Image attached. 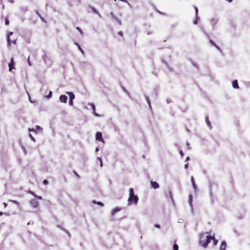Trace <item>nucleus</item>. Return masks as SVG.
<instances>
[{"label":"nucleus","instance_id":"obj_18","mask_svg":"<svg viewBox=\"0 0 250 250\" xmlns=\"http://www.w3.org/2000/svg\"><path fill=\"white\" fill-rule=\"evenodd\" d=\"M9 201L10 202H12V203H13L17 205H18V206L20 205V203L18 201H17L12 200H9Z\"/></svg>","mask_w":250,"mask_h":250},{"label":"nucleus","instance_id":"obj_31","mask_svg":"<svg viewBox=\"0 0 250 250\" xmlns=\"http://www.w3.org/2000/svg\"><path fill=\"white\" fill-rule=\"evenodd\" d=\"M189 201L191 203V201H192V195H189Z\"/></svg>","mask_w":250,"mask_h":250},{"label":"nucleus","instance_id":"obj_5","mask_svg":"<svg viewBox=\"0 0 250 250\" xmlns=\"http://www.w3.org/2000/svg\"><path fill=\"white\" fill-rule=\"evenodd\" d=\"M96 139L97 140L104 142V140L102 137V134L101 132H97L96 134Z\"/></svg>","mask_w":250,"mask_h":250},{"label":"nucleus","instance_id":"obj_36","mask_svg":"<svg viewBox=\"0 0 250 250\" xmlns=\"http://www.w3.org/2000/svg\"><path fill=\"white\" fill-rule=\"evenodd\" d=\"M29 136H30V137L31 138V139L32 140L35 141L34 138L32 137V135H31V134H29Z\"/></svg>","mask_w":250,"mask_h":250},{"label":"nucleus","instance_id":"obj_25","mask_svg":"<svg viewBox=\"0 0 250 250\" xmlns=\"http://www.w3.org/2000/svg\"><path fill=\"white\" fill-rule=\"evenodd\" d=\"M43 184L44 185H47L48 184V182L47 180H44L43 181Z\"/></svg>","mask_w":250,"mask_h":250},{"label":"nucleus","instance_id":"obj_29","mask_svg":"<svg viewBox=\"0 0 250 250\" xmlns=\"http://www.w3.org/2000/svg\"><path fill=\"white\" fill-rule=\"evenodd\" d=\"M154 227H155V228H158V229H160V225H159V224H155V225H154Z\"/></svg>","mask_w":250,"mask_h":250},{"label":"nucleus","instance_id":"obj_9","mask_svg":"<svg viewBox=\"0 0 250 250\" xmlns=\"http://www.w3.org/2000/svg\"><path fill=\"white\" fill-rule=\"evenodd\" d=\"M227 247V244L225 241H223L220 247V250H225Z\"/></svg>","mask_w":250,"mask_h":250},{"label":"nucleus","instance_id":"obj_7","mask_svg":"<svg viewBox=\"0 0 250 250\" xmlns=\"http://www.w3.org/2000/svg\"><path fill=\"white\" fill-rule=\"evenodd\" d=\"M67 97L64 95H62L60 97V100L61 102L66 103L67 102Z\"/></svg>","mask_w":250,"mask_h":250},{"label":"nucleus","instance_id":"obj_37","mask_svg":"<svg viewBox=\"0 0 250 250\" xmlns=\"http://www.w3.org/2000/svg\"><path fill=\"white\" fill-rule=\"evenodd\" d=\"M3 206L4 208H6L7 206V204L6 203H3Z\"/></svg>","mask_w":250,"mask_h":250},{"label":"nucleus","instance_id":"obj_28","mask_svg":"<svg viewBox=\"0 0 250 250\" xmlns=\"http://www.w3.org/2000/svg\"><path fill=\"white\" fill-rule=\"evenodd\" d=\"M28 130H29V131H33V132L36 131V130H35L34 128H29L28 129Z\"/></svg>","mask_w":250,"mask_h":250},{"label":"nucleus","instance_id":"obj_41","mask_svg":"<svg viewBox=\"0 0 250 250\" xmlns=\"http://www.w3.org/2000/svg\"><path fill=\"white\" fill-rule=\"evenodd\" d=\"M228 2H231L233 0H227Z\"/></svg>","mask_w":250,"mask_h":250},{"label":"nucleus","instance_id":"obj_4","mask_svg":"<svg viewBox=\"0 0 250 250\" xmlns=\"http://www.w3.org/2000/svg\"><path fill=\"white\" fill-rule=\"evenodd\" d=\"M30 204L33 208H37L39 206V202L35 199H32L30 201Z\"/></svg>","mask_w":250,"mask_h":250},{"label":"nucleus","instance_id":"obj_19","mask_svg":"<svg viewBox=\"0 0 250 250\" xmlns=\"http://www.w3.org/2000/svg\"><path fill=\"white\" fill-rule=\"evenodd\" d=\"M91 106H92V109L93 110V112L94 113V114L96 115V116H98V115L95 112V106L94 105V104H91Z\"/></svg>","mask_w":250,"mask_h":250},{"label":"nucleus","instance_id":"obj_40","mask_svg":"<svg viewBox=\"0 0 250 250\" xmlns=\"http://www.w3.org/2000/svg\"><path fill=\"white\" fill-rule=\"evenodd\" d=\"M100 160V162H101V166H102V160L101 158H99Z\"/></svg>","mask_w":250,"mask_h":250},{"label":"nucleus","instance_id":"obj_10","mask_svg":"<svg viewBox=\"0 0 250 250\" xmlns=\"http://www.w3.org/2000/svg\"><path fill=\"white\" fill-rule=\"evenodd\" d=\"M28 192L29 193L31 194V195H33L34 197H35L38 199H40V200L42 199V197L41 196L37 195L34 192H33L32 191L29 190L28 191Z\"/></svg>","mask_w":250,"mask_h":250},{"label":"nucleus","instance_id":"obj_16","mask_svg":"<svg viewBox=\"0 0 250 250\" xmlns=\"http://www.w3.org/2000/svg\"><path fill=\"white\" fill-rule=\"evenodd\" d=\"M119 210H120V208H114L112 211V215H114V214H115L117 212L119 211Z\"/></svg>","mask_w":250,"mask_h":250},{"label":"nucleus","instance_id":"obj_32","mask_svg":"<svg viewBox=\"0 0 250 250\" xmlns=\"http://www.w3.org/2000/svg\"><path fill=\"white\" fill-rule=\"evenodd\" d=\"M40 129V126H39V125H36V129H35L36 130H39V129Z\"/></svg>","mask_w":250,"mask_h":250},{"label":"nucleus","instance_id":"obj_33","mask_svg":"<svg viewBox=\"0 0 250 250\" xmlns=\"http://www.w3.org/2000/svg\"><path fill=\"white\" fill-rule=\"evenodd\" d=\"M117 21L118 22V23H119V24L120 25H121V24H122V22H121V21H120V20H118V19H117Z\"/></svg>","mask_w":250,"mask_h":250},{"label":"nucleus","instance_id":"obj_42","mask_svg":"<svg viewBox=\"0 0 250 250\" xmlns=\"http://www.w3.org/2000/svg\"><path fill=\"white\" fill-rule=\"evenodd\" d=\"M195 11H196V13H197L198 12V9L197 8H195Z\"/></svg>","mask_w":250,"mask_h":250},{"label":"nucleus","instance_id":"obj_34","mask_svg":"<svg viewBox=\"0 0 250 250\" xmlns=\"http://www.w3.org/2000/svg\"><path fill=\"white\" fill-rule=\"evenodd\" d=\"M73 101H70H70H69V104L72 106V105H73Z\"/></svg>","mask_w":250,"mask_h":250},{"label":"nucleus","instance_id":"obj_14","mask_svg":"<svg viewBox=\"0 0 250 250\" xmlns=\"http://www.w3.org/2000/svg\"><path fill=\"white\" fill-rule=\"evenodd\" d=\"M209 42L213 46H214L218 50H220V48L218 46L211 40L209 41Z\"/></svg>","mask_w":250,"mask_h":250},{"label":"nucleus","instance_id":"obj_45","mask_svg":"<svg viewBox=\"0 0 250 250\" xmlns=\"http://www.w3.org/2000/svg\"><path fill=\"white\" fill-rule=\"evenodd\" d=\"M37 14L39 15V16H40V14H39V13L38 12H37Z\"/></svg>","mask_w":250,"mask_h":250},{"label":"nucleus","instance_id":"obj_43","mask_svg":"<svg viewBox=\"0 0 250 250\" xmlns=\"http://www.w3.org/2000/svg\"><path fill=\"white\" fill-rule=\"evenodd\" d=\"M3 214L2 212H0V216L2 215Z\"/></svg>","mask_w":250,"mask_h":250},{"label":"nucleus","instance_id":"obj_3","mask_svg":"<svg viewBox=\"0 0 250 250\" xmlns=\"http://www.w3.org/2000/svg\"><path fill=\"white\" fill-rule=\"evenodd\" d=\"M42 59L43 60L44 63L46 64H48L49 65H51L52 64V61L47 56V55L44 54L42 56Z\"/></svg>","mask_w":250,"mask_h":250},{"label":"nucleus","instance_id":"obj_21","mask_svg":"<svg viewBox=\"0 0 250 250\" xmlns=\"http://www.w3.org/2000/svg\"><path fill=\"white\" fill-rule=\"evenodd\" d=\"M13 34V32H10L9 34H8V40H7V41H8V43L9 45H10V39H9V36L10 35H11Z\"/></svg>","mask_w":250,"mask_h":250},{"label":"nucleus","instance_id":"obj_8","mask_svg":"<svg viewBox=\"0 0 250 250\" xmlns=\"http://www.w3.org/2000/svg\"><path fill=\"white\" fill-rule=\"evenodd\" d=\"M151 185L152 187L154 189H157L159 188V185L156 182L152 181H151Z\"/></svg>","mask_w":250,"mask_h":250},{"label":"nucleus","instance_id":"obj_23","mask_svg":"<svg viewBox=\"0 0 250 250\" xmlns=\"http://www.w3.org/2000/svg\"><path fill=\"white\" fill-rule=\"evenodd\" d=\"M206 122L207 123V124L208 126H210V123L209 122V120H208V117H206Z\"/></svg>","mask_w":250,"mask_h":250},{"label":"nucleus","instance_id":"obj_27","mask_svg":"<svg viewBox=\"0 0 250 250\" xmlns=\"http://www.w3.org/2000/svg\"><path fill=\"white\" fill-rule=\"evenodd\" d=\"M52 91H50L49 93V95L48 96H47L46 97L48 98L51 97V96L52 95Z\"/></svg>","mask_w":250,"mask_h":250},{"label":"nucleus","instance_id":"obj_12","mask_svg":"<svg viewBox=\"0 0 250 250\" xmlns=\"http://www.w3.org/2000/svg\"><path fill=\"white\" fill-rule=\"evenodd\" d=\"M211 240L213 241V246H215L217 245V243H218V240L215 238L214 236H211Z\"/></svg>","mask_w":250,"mask_h":250},{"label":"nucleus","instance_id":"obj_1","mask_svg":"<svg viewBox=\"0 0 250 250\" xmlns=\"http://www.w3.org/2000/svg\"><path fill=\"white\" fill-rule=\"evenodd\" d=\"M208 232H204L200 234L199 238V244L204 248H207L211 240V236L207 235Z\"/></svg>","mask_w":250,"mask_h":250},{"label":"nucleus","instance_id":"obj_44","mask_svg":"<svg viewBox=\"0 0 250 250\" xmlns=\"http://www.w3.org/2000/svg\"><path fill=\"white\" fill-rule=\"evenodd\" d=\"M180 153H181V155H182V156H183V152H182V151H181Z\"/></svg>","mask_w":250,"mask_h":250},{"label":"nucleus","instance_id":"obj_26","mask_svg":"<svg viewBox=\"0 0 250 250\" xmlns=\"http://www.w3.org/2000/svg\"><path fill=\"white\" fill-rule=\"evenodd\" d=\"M118 34L119 36H121V37H122V36H123V32H122V31H119V32L118 33Z\"/></svg>","mask_w":250,"mask_h":250},{"label":"nucleus","instance_id":"obj_22","mask_svg":"<svg viewBox=\"0 0 250 250\" xmlns=\"http://www.w3.org/2000/svg\"><path fill=\"white\" fill-rule=\"evenodd\" d=\"M91 9L92 11L94 13H95L96 14H98V12L97 11V10L95 8H94V7H91Z\"/></svg>","mask_w":250,"mask_h":250},{"label":"nucleus","instance_id":"obj_46","mask_svg":"<svg viewBox=\"0 0 250 250\" xmlns=\"http://www.w3.org/2000/svg\"><path fill=\"white\" fill-rule=\"evenodd\" d=\"M96 150L97 151H98V148H96Z\"/></svg>","mask_w":250,"mask_h":250},{"label":"nucleus","instance_id":"obj_6","mask_svg":"<svg viewBox=\"0 0 250 250\" xmlns=\"http://www.w3.org/2000/svg\"><path fill=\"white\" fill-rule=\"evenodd\" d=\"M14 68V59L12 58L11 59L10 62L9 64V69L10 71H11Z\"/></svg>","mask_w":250,"mask_h":250},{"label":"nucleus","instance_id":"obj_20","mask_svg":"<svg viewBox=\"0 0 250 250\" xmlns=\"http://www.w3.org/2000/svg\"><path fill=\"white\" fill-rule=\"evenodd\" d=\"M179 249V246L177 244H174L173 247V250H178Z\"/></svg>","mask_w":250,"mask_h":250},{"label":"nucleus","instance_id":"obj_30","mask_svg":"<svg viewBox=\"0 0 250 250\" xmlns=\"http://www.w3.org/2000/svg\"><path fill=\"white\" fill-rule=\"evenodd\" d=\"M79 48L80 50L81 51V52L83 54V53H84V52H83V50L81 48V47H80V46H79Z\"/></svg>","mask_w":250,"mask_h":250},{"label":"nucleus","instance_id":"obj_15","mask_svg":"<svg viewBox=\"0 0 250 250\" xmlns=\"http://www.w3.org/2000/svg\"><path fill=\"white\" fill-rule=\"evenodd\" d=\"M92 202L94 204H97L102 207H103L104 206V204L101 202H96V201H93Z\"/></svg>","mask_w":250,"mask_h":250},{"label":"nucleus","instance_id":"obj_35","mask_svg":"<svg viewBox=\"0 0 250 250\" xmlns=\"http://www.w3.org/2000/svg\"><path fill=\"white\" fill-rule=\"evenodd\" d=\"M76 29H77L79 31H80V32H82V30H81V29H80V27H77L76 28Z\"/></svg>","mask_w":250,"mask_h":250},{"label":"nucleus","instance_id":"obj_38","mask_svg":"<svg viewBox=\"0 0 250 250\" xmlns=\"http://www.w3.org/2000/svg\"><path fill=\"white\" fill-rule=\"evenodd\" d=\"M188 164H186V165H185V167L186 168H188Z\"/></svg>","mask_w":250,"mask_h":250},{"label":"nucleus","instance_id":"obj_2","mask_svg":"<svg viewBox=\"0 0 250 250\" xmlns=\"http://www.w3.org/2000/svg\"><path fill=\"white\" fill-rule=\"evenodd\" d=\"M138 197L135 195L134 193V189L133 188L129 189V196L128 199V202L129 204H136L138 201Z\"/></svg>","mask_w":250,"mask_h":250},{"label":"nucleus","instance_id":"obj_11","mask_svg":"<svg viewBox=\"0 0 250 250\" xmlns=\"http://www.w3.org/2000/svg\"><path fill=\"white\" fill-rule=\"evenodd\" d=\"M232 86L233 87V88H239L237 80L233 81L232 82Z\"/></svg>","mask_w":250,"mask_h":250},{"label":"nucleus","instance_id":"obj_24","mask_svg":"<svg viewBox=\"0 0 250 250\" xmlns=\"http://www.w3.org/2000/svg\"><path fill=\"white\" fill-rule=\"evenodd\" d=\"M5 23L6 25H8L9 24V21L8 19H5Z\"/></svg>","mask_w":250,"mask_h":250},{"label":"nucleus","instance_id":"obj_17","mask_svg":"<svg viewBox=\"0 0 250 250\" xmlns=\"http://www.w3.org/2000/svg\"><path fill=\"white\" fill-rule=\"evenodd\" d=\"M191 181L192 184V186H193L194 188L195 189L196 188V185H195V181H194V178L193 176L191 177Z\"/></svg>","mask_w":250,"mask_h":250},{"label":"nucleus","instance_id":"obj_13","mask_svg":"<svg viewBox=\"0 0 250 250\" xmlns=\"http://www.w3.org/2000/svg\"><path fill=\"white\" fill-rule=\"evenodd\" d=\"M68 94L69 95V99L70 101H73L75 98L74 95L71 92H68Z\"/></svg>","mask_w":250,"mask_h":250},{"label":"nucleus","instance_id":"obj_39","mask_svg":"<svg viewBox=\"0 0 250 250\" xmlns=\"http://www.w3.org/2000/svg\"><path fill=\"white\" fill-rule=\"evenodd\" d=\"M28 63H29V65H31V63H30V61H29V58H28Z\"/></svg>","mask_w":250,"mask_h":250}]
</instances>
